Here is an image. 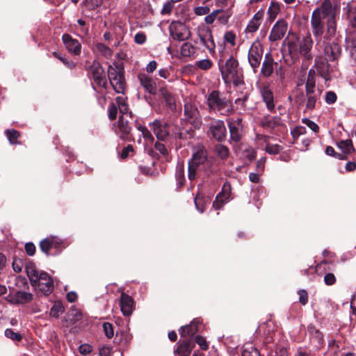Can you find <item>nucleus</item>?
Masks as SVG:
<instances>
[{
  "mask_svg": "<svg viewBox=\"0 0 356 356\" xmlns=\"http://www.w3.org/2000/svg\"><path fill=\"white\" fill-rule=\"evenodd\" d=\"M339 8L333 6L330 0H324L321 6L316 8L312 15L311 26L312 33L316 38L320 37L324 32L323 19L327 20V32L333 35L336 32V16Z\"/></svg>",
  "mask_w": 356,
  "mask_h": 356,
  "instance_id": "obj_1",
  "label": "nucleus"
},
{
  "mask_svg": "<svg viewBox=\"0 0 356 356\" xmlns=\"http://www.w3.org/2000/svg\"><path fill=\"white\" fill-rule=\"evenodd\" d=\"M26 272L32 286L38 287L44 295L48 296L54 291L52 278L45 272H39L35 266L30 263L26 266Z\"/></svg>",
  "mask_w": 356,
  "mask_h": 356,
  "instance_id": "obj_2",
  "label": "nucleus"
},
{
  "mask_svg": "<svg viewBox=\"0 0 356 356\" xmlns=\"http://www.w3.org/2000/svg\"><path fill=\"white\" fill-rule=\"evenodd\" d=\"M207 105L209 111L220 113L223 115H229L233 113V108L229 106L227 98L219 91H212L207 98Z\"/></svg>",
  "mask_w": 356,
  "mask_h": 356,
  "instance_id": "obj_3",
  "label": "nucleus"
},
{
  "mask_svg": "<svg viewBox=\"0 0 356 356\" xmlns=\"http://www.w3.org/2000/svg\"><path fill=\"white\" fill-rule=\"evenodd\" d=\"M316 40V47L323 48V54L327 61H334L341 55V47L337 39H330L325 35L323 38Z\"/></svg>",
  "mask_w": 356,
  "mask_h": 356,
  "instance_id": "obj_4",
  "label": "nucleus"
},
{
  "mask_svg": "<svg viewBox=\"0 0 356 356\" xmlns=\"http://www.w3.org/2000/svg\"><path fill=\"white\" fill-rule=\"evenodd\" d=\"M108 76L114 90L117 93H123L125 89V80L122 69L118 65H109Z\"/></svg>",
  "mask_w": 356,
  "mask_h": 356,
  "instance_id": "obj_5",
  "label": "nucleus"
},
{
  "mask_svg": "<svg viewBox=\"0 0 356 356\" xmlns=\"http://www.w3.org/2000/svg\"><path fill=\"white\" fill-rule=\"evenodd\" d=\"M197 34L201 43L208 49L211 54H215L216 44L211 29L205 24H200L197 28Z\"/></svg>",
  "mask_w": 356,
  "mask_h": 356,
  "instance_id": "obj_6",
  "label": "nucleus"
},
{
  "mask_svg": "<svg viewBox=\"0 0 356 356\" xmlns=\"http://www.w3.org/2000/svg\"><path fill=\"white\" fill-rule=\"evenodd\" d=\"M184 119L196 129L202 126V121L200 112L197 106L191 102L185 104Z\"/></svg>",
  "mask_w": 356,
  "mask_h": 356,
  "instance_id": "obj_7",
  "label": "nucleus"
},
{
  "mask_svg": "<svg viewBox=\"0 0 356 356\" xmlns=\"http://www.w3.org/2000/svg\"><path fill=\"white\" fill-rule=\"evenodd\" d=\"M170 35L177 41L187 40L191 37L188 28L183 23L172 22L169 26Z\"/></svg>",
  "mask_w": 356,
  "mask_h": 356,
  "instance_id": "obj_8",
  "label": "nucleus"
},
{
  "mask_svg": "<svg viewBox=\"0 0 356 356\" xmlns=\"http://www.w3.org/2000/svg\"><path fill=\"white\" fill-rule=\"evenodd\" d=\"M263 56V47L259 41H254L248 51V62L255 72L261 63Z\"/></svg>",
  "mask_w": 356,
  "mask_h": 356,
  "instance_id": "obj_9",
  "label": "nucleus"
},
{
  "mask_svg": "<svg viewBox=\"0 0 356 356\" xmlns=\"http://www.w3.org/2000/svg\"><path fill=\"white\" fill-rule=\"evenodd\" d=\"M88 72L98 86L106 88L107 85L106 77L104 70L99 62L94 60L89 66Z\"/></svg>",
  "mask_w": 356,
  "mask_h": 356,
  "instance_id": "obj_10",
  "label": "nucleus"
},
{
  "mask_svg": "<svg viewBox=\"0 0 356 356\" xmlns=\"http://www.w3.org/2000/svg\"><path fill=\"white\" fill-rule=\"evenodd\" d=\"M288 30V23L284 19H279L272 27L268 40L270 42L280 40L284 38Z\"/></svg>",
  "mask_w": 356,
  "mask_h": 356,
  "instance_id": "obj_11",
  "label": "nucleus"
},
{
  "mask_svg": "<svg viewBox=\"0 0 356 356\" xmlns=\"http://www.w3.org/2000/svg\"><path fill=\"white\" fill-rule=\"evenodd\" d=\"M209 134L218 141H222L226 138L227 129L223 121L213 120L209 126Z\"/></svg>",
  "mask_w": 356,
  "mask_h": 356,
  "instance_id": "obj_12",
  "label": "nucleus"
},
{
  "mask_svg": "<svg viewBox=\"0 0 356 356\" xmlns=\"http://www.w3.org/2000/svg\"><path fill=\"white\" fill-rule=\"evenodd\" d=\"M207 153L204 147L197 145L193 148V153L191 159L188 163L200 168L202 165L207 164Z\"/></svg>",
  "mask_w": 356,
  "mask_h": 356,
  "instance_id": "obj_13",
  "label": "nucleus"
},
{
  "mask_svg": "<svg viewBox=\"0 0 356 356\" xmlns=\"http://www.w3.org/2000/svg\"><path fill=\"white\" fill-rule=\"evenodd\" d=\"M231 139L238 142L242 136L243 124L241 118H229L227 120Z\"/></svg>",
  "mask_w": 356,
  "mask_h": 356,
  "instance_id": "obj_14",
  "label": "nucleus"
},
{
  "mask_svg": "<svg viewBox=\"0 0 356 356\" xmlns=\"http://www.w3.org/2000/svg\"><path fill=\"white\" fill-rule=\"evenodd\" d=\"M119 305L120 310L124 316L131 315L134 307V301L131 296L124 292H122L119 300Z\"/></svg>",
  "mask_w": 356,
  "mask_h": 356,
  "instance_id": "obj_15",
  "label": "nucleus"
},
{
  "mask_svg": "<svg viewBox=\"0 0 356 356\" xmlns=\"http://www.w3.org/2000/svg\"><path fill=\"white\" fill-rule=\"evenodd\" d=\"M131 127L129 122L123 115L120 116L117 125L115 127V132L122 140H128Z\"/></svg>",
  "mask_w": 356,
  "mask_h": 356,
  "instance_id": "obj_16",
  "label": "nucleus"
},
{
  "mask_svg": "<svg viewBox=\"0 0 356 356\" xmlns=\"http://www.w3.org/2000/svg\"><path fill=\"white\" fill-rule=\"evenodd\" d=\"M150 127L158 140H164L169 135L168 126L164 122L156 120L150 124Z\"/></svg>",
  "mask_w": 356,
  "mask_h": 356,
  "instance_id": "obj_17",
  "label": "nucleus"
},
{
  "mask_svg": "<svg viewBox=\"0 0 356 356\" xmlns=\"http://www.w3.org/2000/svg\"><path fill=\"white\" fill-rule=\"evenodd\" d=\"M231 195V186L229 183H225L221 192L216 196L213 206L216 209L222 208L223 204L228 201Z\"/></svg>",
  "mask_w": 356,
  "mask_h": 356,
  "instance_id": "obj_18",
  "label": "nucleus"
},
{
  "mask_svg": "<svg viewBox=\"0 0 356 356\" xmlns=\"http://www.w3.org/2000/svg\"><path fill=\"white\" fill-rule=\"evenodd\" d=\"M238 61L233 57H230L227 60L225 65L220 67V72L222 79L227 78V76H234L236 72H238Z\"/></svg>",
  "mask_w": 356,
  "mask_h": 356,
  "instance_id": "obj_19",
  "label": "nucleus"
},
{
  "mask_svg": "<svg viewBox=\"0 0 356 356\" xmlns=\"http://www.w3.org/2000/svg\"><path fill=\"white\" fill-rule=\"evenodd\" d=\"M329 61H327L326 58L322 56H317L315 58V67L318 72L321 76L327 81L330 79L329 75Z\"/></svg>",
  "mask_w": 356,
  "mask_h": 356,
  "instance_id": "obj_20",
  "label": "nucleus"
},
{
  "mask_svg": "<svg viewBox=\"0 0 356 356\" xmlns=\"http://www.w3.org/2000/svg\"><path fill=\"white\" fill-rule=\"evenodd\" d=\"M63 42L66 49L74 55H79L81 53V45L80 42L72 38L69 34H63L62 37Z\"/></svg>",
  "mask_w": 356,
  "mask_h": 356,
  "instance_id": "obj_21",
  "label": "nucleus"
},
{
  "mask_svg": "<svg viewBox=\"0 0 356 356\" xmlns=\"http://www.w3.org/2000/svg\"><path fill=\"white\" fill-rule=\"evenodd\" d=\"M277 66L278 63L277 62H274L271 55L266 54L262 64L261 72L264 76L269 77L272 75L274 70H275L277 73Z\"/></svg>",
  "mask_w": 356,
  "mask_h": 356,
  "instance_id": "obj_22",
  "label": "nucleus"
},
{
  "mask_svg": "<svg viewBox=\"0 0 356 356\" xmlns=\"http://www.w3.org/2000/svg\"><path fill=\"white\" fill-rule=\"evenodd\" d=\"M313 44L314 42L310 35L304 37L302 40L299 42L300 54H302L306 60H310L313 58V56L311 54Z\"/></svg>",
  "mask_w": 356,
  "mask_h": 356,
  "instance_id": "obj_23",
  "label": "nucleus"
},
{
  "mask_svg": "<svg viewBox=\"0 0 356 356\" xmlns=\"http://www.w3.org/2000/svg\"><path fill=\"white\" fill-rule=\"evenodd\" d=\"M62 244V240L56 236H50L41 241L40 248L46 254L52 248H58Z\"/></svg>",
  "mask_w": 356,
  "mask_h": 356,
  "instance_id": "obj_24",
  "label": "nucleus"
},
{
  "mask_svg": "<svg viewBox=\"0 0 356 356\" xmlns=\"http://www.w3.org/2000/svg\"><path fill=\"white\" fill-rule=\"evenodd\" d=\"M260 94L267 108L272 111L275 108L273 92L269 86H264L260 88Z\"/></svg>",
  "mask_w": 356,
  "mask_h": 356,
  "instance_id": "obj_25",
  "label": "nucleus"
},
{
  "mask_svg": "<svg viewBox=\"0 0 356 356\" xmlns=\"http://www.w3.org/2000/svg\"><path fill=\"white\" fill-rule=\"evenodd\" d=\"M33 294L25 291H17L10 296L9 302L12 304L24 305L33 300Z\"/></svg>",
  "mask_w": 356,
  "mask_h": 356,
  "instance_id": "obj_26",
  "label": "nucleus"
},
{
  "mask_svg": "<svg viewBox=\"0 0 356 356\" xmlns=\"http://www.w3.org/2000/svg\"><path fill=\"white\" fill-rule=\"evenodd\" d=\"M138 78L140 85L144 88L146 92H149V94L156 93V84L150 76L146 74L141 73L138 74Z\"/></svg>",
  "mask_w": 356,
  "mask_h": 356,
  "instance_id": "obj_27",
  "label": "nucleus"
},
{
  "mask_svg": "<svg viewBox=\"0 0 356 356\" xmlns=\"http://www.w3.org/2000/svg\"><path fill=\"white\" fill-rule=\"evenodd\" d=\"M264 17V10H260L257 11L253 16V17L251 19V20L249 22L246 29L245 32L246 33H253L256 32L261 23V20Z\"/></svg>",
  "mask_w": 356,
  "mask_h": 356,
  "instance_id": "obj_28",
  "label": "nucleus"
},
{
  "mask_svg": "<svg viewBox=\"0 0 356 356\" xmlns=\"http://www.w3.org/2000/svg\"><path fill=\"white\" fill-rule=\"evenodd\" d=\"M159 91L165 100L166 106L170 110H175L176 108L175 98L171 91L166 87L161 88Z\"/></svg>",
  "mask_w": 356,
  "mask_h": 356,
  "instance_id": "obj_29",
  "label": "nucleus"
},
{
  "mask_svg": "<svg viewBox=\"0 0 356 356\" xmlns=\"http://www.w3.org/2000/svg\"><path fill=\"white\" fill-rule=\"evenodd\" d=\"M194 347L195 345L191 341H184L178 344L175 353L180 356H189Z\"/></svg>",
  "mask_w": 356,
  "mask_h": 356,
  "instance_id": "obj_30",
  "label": "nucleus"
},
{
  "mask_svg": "<svg viewBox=\"0 0 356 356\" xmlns=\"http://www.w3.org/2000/svg\"><path fill=\"white\" fill-rule=\"evenodd\" d=\"M287 51L291 59L295 61L300 54V45L298 40H291L287 42Z\"/></svg>",
  "mask_w": 356,
  "mask_h": 356,
  "instance_id": "obj_31",
  "label": "nucleus"
},
{
  "mask_svg": "<svg viewBox=\"0 0 356 356\" xmlns=\"http://www.w3.org/2000/svg\"><path fill=\"white\" fill-rule=\"evenodd\" d=\"M198 331V322L193 321L189 325L184 326L179 330L181 337H193Z\"/></svg>",
  "mask_w": 356,
  "mask_h": 356,
  "instance_id": "obj_32",
  "label": "nucleus"
},
{
  "mask_svg": "<svg viewBox=\"0 0 356 356\" xmlns=\"http://www.w3.org/2000/svg\"><path fill=\"white\" fill-rule=\"evenodd\" d=\"M316 88V72L313 69H310L308 72V76L305 83L306 93L315 92Z\"/></svg>",
  "mask_w": 356,
  "mask_h": 356,
  "instance_id": "obj_33",
  "label": "nucleus"
},
{
  "mask_svg": "<svg viewBox=\"0 0 356 356\" xmlns=\"http://www.w3.org/2000/svg\"><path fill=\"white\" fill-rule=\"evenodd\" d=\"M346 10L347 18L349 21L350 24L355 28L356 27V5L353 6L348 3L347 6L344 8Z\"/></svg>",
  "mask_w": 356,
  "mask_h": 356,
  "instance_id": "obj_34",
  "label": "nucleus"
},
{
  "mask_svg": "<svg viewBox=\"0 0 356 356\" xmlns=\"http://www.w3.org/2000/svg\"><path fill=\"white\" fill-rule=\"evenodd\" d=\"M280 12V4L277 2L272 1L268 9L267 15L268 19L270 22H273L277 17V15Z\"/></svg>",
  "mask_w": 356,
  "mask_h": 356,
  "instance_id": "obj_35",
  "label": "nucleus"
},
{
  "mask_svg": "<svg viewBox=\"0 0 356 356\" xmlns=\"http://www.w3.org/2000/svg\"><path fill=\"white\" fill-rule=\"evenodd\" d=\"M339 148L346 154L352 153L355 149L350 140H341L338 143Z\"/></svg>",
  "mask_w": 356,
  "mask_h": 356,
  "instance_id": "obj_36",
  "label": "nucleus"
},
{
  "mask_svg": "<svg viewBox=\"0 0 356 356\" xmlns=\"http://www.w3.org/2000/svg\"><path fill=\"white\" fill-rule=\"evenodd\" d=\"M224 80L225 82L233 83L235 86H240L244 83L243 74L240 72H236L234 76H227Z\"/></svg>",
  "mask_w": 356,
  "mask_h": 356,
  "instance_id": "obj_37",
  "label": "nucleus"
},
{
  "mask_svg": "<svg viewBox=\"0 0 356 356\" xmlns=\"http://www.w3.org/2000/svg\"><path fill=\"white\" fill-rule=\"evenodd\" d=\"M176 179L177 181V184L179 188H181L184 183V168L182 163H178L176 168V173H175Z\"/></svg>",
  "mask_w": 356,
  "mask_h": 356,
  "instance_id": "obj_38",
  "label": "nucleus"
},
{
  "mask_svg": "<svg viewBox=\"0 0 356 356\" xmlns=\"http://www.w3.org/2000/svg\"><path fill=\"white\" fill-rule=\"evenodd\" d=\"M95 49L98 54L104 56L106 58H109L112 56V50L102 43H98L95 46Z\"/></svg>",
  "mask_w": 356,
  "mask_h": 356,
  "instance_id": "obj_39",
  "label": "nucleus"
},
{
  "mask_svg": "<svg viewBox=\"0 0 356 356\" xmlns=\"http://www.w3.org/2000/svg\"><path fill=\"white\" fill-rule=\"evenodd\" d=\"M319 95L314 93H306V108L308 110H313L316 106V103L318 99Z\"/></svg>",
  "mask_w": 356,
  "mask_h": 356,
  "instance_id": "obj_40",
  "label": "nucleus"
},
{
  "mask_svg": "<svg viewBox=\"0 0 356 356\" xmlns=\"http://www.w3.org/2000/svg\"><path fill=\"white\" fill-rule=\"evenodd\" d=\"M182 56L188 57L195 54V47L190 42H184L180 49Z\"/></svg>",
  "mask_w": 356,
  "mask_h": 356,
  "instance_id": "obj_41",
  "label": "nucleus"
},
{
  "mask_svg": "<svg viewBox=\"0 0 356 356\" xmlns=\"http://www.w3.org/2000/svg\"><path fill=\"white\" fill-rule=\"evenodd\" d=\"M65 311L64 307L63 304L58 301L55 302L54 305L50 309L49 314L52 317L58 318L60 315V314L63 313Z\"/></svg>",
  "mask_w": 356,
  "mask_h": 356,
  "instance_id": "obj_42",
  "label": "nucleus"
},
{
  "mask_svg": "<svg viewBox=\"0 0 356 356\" xmlns=\"http://www.w3.org/2000/svg\"><path fill=\"white\" fill-rule=\"evenodd\" d=\"M242 356H260V354L251 343H246L243 346Z\"/></svg>",
  "mask_w": 356,
  "mask_h": 356,
  "instance_id": "obj_43",
  "label": "nucleus"
},
{
  "mask_svg": "<svg viewBox=\"0 0 356 356\" xmlns=\"http://www.w3.org/2000/svg\"><path fill=\"white\" fill-rule=\"evenodd\" d=\"M115 100L120 112L122 114H126L129 111V106L126 99L122 97H118Z\"/></svg>",
  "mask_w": 356,
  "mask_h": 356,
  "instance_id": "obj_44",
  "label": "nucleus"
},
{
  "mask_svg": "<svg viewBox=\"0 0 356 356\" xmlns=\"http://www.w3.org/2000/svg\"><path fill=\"white\" fill-rule=\"evenodd\" d=\"M6 135L11 144H17L18 143L17 139L19 137L20 134L17 130L8 129L6 131Z\"/></svg>",
  "mask_w": 356,
  "mask_h": 356,
  "instance_id": "obj_45",
  "label": "nucleus"
},
{
  "mask_svg": "<svg viewBox=\"0 0 356 356\" xmlns=\"http://www.w3.org/2000/svg\"><path fill=\"white\" fill-rule=\"evenodd\" d=\"M215 149L218 156L221 159H225L229 156V151L227 147L223 145H218Z\"/></svg>",
  "mask_w": 356,
  "mask_h": 356,
  "instance_id": "obj_46",
  "label": "nucleus"
},
{
  "mask_svg": "<svg viewBox=\"0 0 356 356\" xmlns=\"http://www.w3.org/2000/svg\"><path fill=\"white\" fill-rule=\"evenodd\" d=\"M5 336L13 341H20L22 339V335L20 333L15 332L10 328L5 330Z\"/></svg>",
  "mask_w": 356,
  "mask_h": 356,
  "instance_id": "obj_47",
  "label": "nucleus"
},
{
  "mask_svg": "<svg viewBox=\"0 0 356 356\" xmlns=\"http://www.w3.org/2000/svg\"><path fill=\"white\" fill-rule=\"evenodd\" d=\"M138 129L142 133V135L145 140L149 143H152L154 142V138L147 128L143 126H139Z\"/></svg>",
  "mask_w": 356,
  "mask_h": 356,
  "instance_id": "obj_48",
  "label": "nucleus"
},
{
  "mask_svg": "<svg viewBox=\"0 0 356 356\" xmlns=\"http://www.w3.org/2000/svg\"><path fill=\"white\" fill-rule=\"evenodd\" d=\"M195 65L200 70H208L211 68L213 63L209 59H203L196 61Z\"/></svg>",
  "mask_w": 356,
  "mask_h": 356,
  "instance_id": "obj_49",
  "label": "nucleus"
},
{
  "mask_svg": "<svg viewBox=\"0 0 356 356\" xmlns=\"http://www.w3.org/2000/svg\"><path fill=\"white\" fill-rule=\"evenodd\" d=\"M347 50L349 51L351 57L356 60V40L349 39L347 41Z\"/></svg>",
  "mask_w": 356,
  "mask_h": 356,
  "instance_id": "obj_50",
  "label": "nucleus"
},
{
  "mask_svg": "<svg viewBox=\"0 0 356 356\" xmlns=\"http://www.w3.org/2000/svg\"><path fill=\"white\" fill-rule=\"evenodd\" d=\"M222 12V10L218 9L213 10L204 17V22L208 24H211L218 17V15Z\"/></svg>",
  "mask_w": 356,
  "mask_h": 356,
  "instance_id": "obj_51",
  "label": "nucleus"
},
{
  "mask_svg": "<svg viewBox=\"0 0 356 356\" xmlns=\"http://www.w3.org/2000/svg\"><path fill=\"white\" fill-rule=\"evenodd\" d=\"M103 330L105 335L108 338L111 339L114 335V330L112 324L106 322L103 323Z\"/></svg>",
  "mask_w": 356,
  "mask_h": 356,
  "instance_id": "obj_52",
  "label": "nucleus"
},
{
  "mask_svg": "<svg viewBox=\"0 0 356 356\" xmlns=\"http://www.w3.org/2000/svg\"><path fill=\"white\" fill-rule=\"evenodd\" d=\"M200 168L193 166V165L188 163V177L191 181L195 180L197 177V170Z\"/></svg>",
  "mask_w": 356,
  "mask_h": 356,
  "instance_id": "obj_53",
  "label": "nucleus"
},
{
  "mask_svg": "<svg viewBox=\"0 0 356 356\" xmlns=\"http://www.w3.org/2000/svg\"><path fill=\"white\" fill-rule=\"evenodd\" d=\"M337 96L333 91H328L325 93V100L327 104H332L336 102Z\"/></svg>",
  "mask_w": 356,
  "mask_h": 356,
  "instance_id": "obj_54",
  "label": "nucleus"
},
{
  "mask_svg": "<svg viewBox=\"0 0 356 356\" xmlns=\"http://www.w3.org/2000/svg\"><path fill=\"white\" fill-rule=\"evenodd\" d=\"M224 39L227 42L231 44L232 46L235 45L236 35L234 32H232V31L226 32L224 35Z\"/></svg>",
  "mask_w": 356,
  "mask_h": 356,
  "instance_id": "obj_55",
  "label": "nucleus"
},
{
  "mask_svg": "<svg viewBox=\"0 0 356 356\" xmlns=\"http://www.w3.org/2000/svg\"><path fill=\"white\" fill-rule=\"evenodd\" d=\"M108 118L111 120H113L116 118L117 117V113H118V108H117V106L114 104V103H112L109 105V108H108Z\"/></svg>",
  "mask_w": 356,
  "mask_h": 356,
  "instance_id": "obj_56",
  "label": "nucleus"
},
{
  "mask_svg": "<svg viewBox=\"0 0 356 356\" xmlns=\"http://www.w3.org/2000/svg\"><path fill=\"white\" fill-rule=\"evenodd\" d=\"M103 0H86V5L90 9H95L102 4Z\"/></svg>",
  "mask_w": 356,
  "mask_h": 356,
  "instance_id": "obj_57",
  "label": "nucleus"
},
{
  "mask_svg": "<svg viewBox=\"0 0 356 356\" xmlns=\"http://www.w3.org/2000/svg\"><path fill=\"white\" fill-rule=\"evenodd\" d=\"M23 268V262L20 259H14L13 261V268L15 272L19 273Z\"/></svg>",
  "mask_w": 356,
  "mask_h": 356,
  "instance_id": "obj_58",
  "label": "nucleus"
},
{
  "mask_svg": "<svg viewBox=\"0 0 356 356\" xmlns=\"http://www.w3.org/2000/svg\"><path fill=\"white\" fill-rule=\"evenodd\" d=\"M299 302L302 305H305L308 302V295L305 290L301 289L298 291Z\"/></svg>",
  "mask_w": 356,
  "mask_h": 356,
  "instance_id": "obj_59",
  "label": "nucleus"
},
{
  "mask_svg": "<svg viewBox=\"0 0 356 356\" xmlns=\"http://www.w3.org/2000/svg\"><path fill=\"white\" fill-rule=\"evenodd\" d=\"M196 343L200 346V348L204 350H207L209 348L208 343L206 341V339L200 336H197L195 338Z\"/></svg>",
  "mask_w": 356,
  "mask_h": 356,
  "instance_id": "obj_60",
  "label": "nucleus"
},
{
  "mask_svg": "<svg viewBox=\"0 0 356 356\" xmlns=\"http://www.w3.org/2000/svg\"><path fill=\"white\" fill-rule=\"evenodd\" d=\"M209 11H210V8L207 6H199V7L195 8V9H194V13L197 15H204L208 14L209 13Z\"/></svg>",
  "mask_w": 356,
  "mask_h": 356,
  "instance_id": "obj_61",
  "label": "nucleus"
},
{
  "mask_svg": "<svg viewBox=\"0 0 356 356\" xmlns=\"http://www.w3.org/2000/svg\"><path fill=\"white\" fill-rule=\"evenodd\" d=\"M92 346L86 343L81 344L79 348V353L83 355H88L92 352Z\"/></svg>",
  "mask_w": 356,
  "mask_h": 356,
  "instance_id": "obj_62",
  "label": "nucleus"
},
{
  "mask_svg": "<svg viewBox=\"0 0 356 356\" xmlns=\"http://www.w3.org/2000/svg\"><path fill=\"white\" fill-rule=\"evenodd\" d=\"M324 282L325 284L328 286H331L334 284L336 282V277L333 273H327L324 276Z\"/></svg>",
  "mask_w": 356,
  "mask_h": 356,
  "instance_id": "obj_63",
  "label": "nucleus"
},
{
  "mask_svg": "<svg viewBox=\"0 0 356 356\" xmlns=\"http://www.w3.org/2000/svg\"><path fill=\"white\" fill-rule=\"evenodd\" d=\"M303 122L314 132H316V133L318 132L319 127L316 122H314L309 119H304Z\"/></svg>",
  "mask_w": 356,
  "mask_h": 356,
  "instance_id": "obj_64",
  "label": "nucleus"
}]
</instances>
